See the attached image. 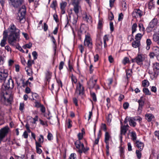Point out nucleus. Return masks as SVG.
I'll return each instance as SVG.
<instances>
[{"label":"nucleus","mask_w":159,"mask_h":159,"mask_svg":"<svg viewBox=\"0 0 159 159\" xmlns=\"http://www.w3.org/2000/svg\"><path fill=\"white\" fill-rule=\"evenodd\" d=\"M20 30L17 28L13 24H11L8 28L9 35L7 37L8 43L14 46L17 41L20 39Z\"/></svg>","instance_id":"1"},{"label":"nucleus","mask_w":159,"mask_h":159,"mask_svg":"<svg viewBox=\"0 0 159 159\" xmlns=\"http://www.w3.org/2000/svg\"><path fill=\"white\" fill-rule=\"evenodd\" d=\"M26 8L25 5H22L19 10L16 16V19L20 23H23L25 21Z\"/></svg>","instance_id":"2"},{"label":"nucleus","mask_w":159,"mask_h":159,"mask_svg":"<svg viewBox=\"0 0 159 159\" xmlns=\"http://www.w3.org/2000/svg\"><path fill=\"white\" fill-rule=\"evenodd\" d=\"M153 73L148 71V73L151 74V77L152 79H155L159 74V63L157 62L153 63Z\"/></svg>","instance_id":"3"},{"label":"nucleus","mask_w":159,"mask_h":159,"mask_svg":"<svg viewBox=\"0 0 159 159\" xmlns=\"http://www.w3.org/2000/svg\"><path fill=\"white\" fill-rule=\"evenodd\" d=\"M8 74L7 70H2L0 69V85L4 84L3 82L8 77Z\"/></svg>","instance_id":"4"},{"label":"nucleus","mask_w":159,"mask_h":159,"mask_svg":"<svg viewBox=\"0 0 159 159\" xmlns=\"http://www.w3.org/2000/svg\"><path fill=\"white\" fill-rule=\"evenodd\" d=\"M9 130V128L7 126H5L0 129V144L1 141L6 136Z\"/></svg>","instance_id":"5"},{"label":"nucleus","mask_w":159,"mask_h":159,"mask_svg":"<svg viewBox=\"0 0 159 159\" xmlns=\"http://www.w3.org/2000/svg\"><path fill=\"white\" fill-rule=\"evenodd\" d=\"M144 56L143 54H138L134 58L132 59L131 61L132 62H136L139 65H143V61L144 60Z\"/></svg>","instance_id":"6"},{"label":"nucleus","mask_w":159,"mask_h":159,"mask_svg":"<svg viewBox=\"0 0 159 159\" xmlns=\"http://www.w3.org/2000/svg\"><path fill=\"white\" fill-rule=\"evenodd\" d=\"M11 5L15 8H18L24 2V0H9Z\"/></svg>","instance_id":"7"},{"label":"nucleus","mask_w":159,"mask_h":159,"mask_svg":"<svg viewBox=\"0 0 159 159\" xmlns=\"http://www.w3.org/2000/svg\"><path fill=\"white\" fill-rule=\"evenodd\" d=\"M75 93H78L79 95H82L84 94V88L82 84L80 82H79L77 84Z\"/></svg>","instance_id":"8"},{"label":"nucleus","mask_w":159,"mask_h":159,"mask_svg":"<svg viewBox=\"0 0 159 159\" xmlns=\"http://www.w3.org/2000/svg\"><path fill=\"white\" fill-rule=\"evenodd\" d=\"M84 45L85 46L91 48H92V42L89 35H85L84 41Z\"/></svg>","instance_id":"9"},{"label":"nucleus","mask_w":159,"mask_h":159,"mask_svg":"<svg viewBox=\"0 0 159 159\" xmlns=\"http://www.w3.org/2000/svg\"><path fill=\"white\" fill-rule=\"evenodd\" d=\"M158 20L157 19H153L150 23L147 28L146 30L148 32H150L152 29L157 25Z\"/></svg>","instance_id":"10"},{"label":"nucleus","mask_w":159,"mask_h":159,"mask_svg":"<svg viewBox=\"0 0 159 159\" xmlns=\"http://www.w3.org/2000/svg\"><path fill=\"white\" fill-rule=\"evenodd\" d=\"M143 12L139 9H134L132 13V15L134 17L137 18L141 17L143 15Z\"/></svg>","instance_id":"11"},{"label":"nucleus","mask_w":159,"mask_h":159,"mask_svg":"<svg viewBox=\"0 0 159 159\" xmlns=\"http://www.w3.org/2000/svg\"><path fill=\"white\" fill-rule=\"evenodd\" d=\"M4 86L6 90L12 89L14 87V81L11 78H9Z\"/></svg>","instance_id":"12"},{"label":"nucleus","mask_w":159,"mask_h":159,"mask_svg":"<svg viewBox=\"0 0 159 159\" xmlns=\"http://www.w3.org/2000/svg\"><path fill=\"white\" fill-rule=\"evenodd\" d=\"M75 147L78 149V152L80 153L83 152L84 145L83 143H81L80 140H77L75 143Z\"/></svg>","instance_id":"13"},{"label":"nucleus","mask_w":159,"mask_h":159,"mask_svg":"<svg viewBox=\"0 0 159 159\" xmlns=\"http://www.w3.org/2000/svg\"><path fill=\"white\" fill-rule=\"evenodd\" d=\"M7 32L6 30H5L3 32V37L2 39L1 40L0 45L1 47H4L6 44V41L7 37Z\"/></svg>","instance_id":"14"},{"label":"nucleus","mask_w":159,"mask_h":159,"mask_svg":"<svg viewBox=\"0 0 159 159\" xmlns=\"http://www.w3.org/2000/svg\"><path fill=\"white\" fill-rule=\"evenodd\" d=\"M97 81V78L95 75H93L91 77L89 82L90 87L92 88H93L96 85Z\"/></svg>","instance_id":"15"},{"label":"nucleus","mask_w":159,"mask_h":159,"mask_svg":"<svg viewBox=\"0 0 159 159\" xmlns=\"http://www.w3.org/2000/svg\"><path fill=\"white\" fill-rule=\"evenodd\" d=\"M83 20L88 23H91L92 22V18L91 16L88 13L84 12L83 15Z\"/></svg>","instance_id":"16"},{"label":"nucleus","mask_w":159,"mask_h":159,"mask_svg":"<svg viewBox=\"0 0 159 159\" xmlns=\"http://www.w3.org/2000/svg\"><path fill=\"white\" fill-rule=\"evenodd\" d=\"M3 98L4 100L8 103L10 102L13 99L12 96L11 94H8L7 91L4 93Z\"/></svg>","instance_id":"17"},{"label":"nucleus","mask_w":159,"mask_h":159,"mask_svg":"<svg viewBox=\"0 0 159 159\" xmlns=\"http://www.w3.org/2000/svg\"><path fill=\"white\" fill-rule=\"evenodd\" d=\"M129 125L127 124L125 125H121L120 127V134L124 135L128 129Z\"/></svg>","instance_id":"18"},{"label":"nucleus","mask_w":159,"mask_h":159,"mask_svg":"<svg viewBox=\"0 0 159 159\" xmlns=\"http://www.w3.org/2000/svg\"><path fill=\"white\" fill-rule=\"evenodd\" d=\"M111 138V136L109 133L106 132L105 134L104 142L107 145V147L108 148V145H109V140Z\"/></svg>","instance_id":"19"},{"label":"nucleus","mask_w":159,"mask_h":159,"mask_svg":"<svg viewBox=\"0 0 159 159\" xmlns=\"http://www.w3.org/2000/svg\"><path fill=\"white\" fill-rule=\"evenodd\" d=\"M134 143L136 144V146L139 149L140 151H142L144 147L143 143L139 140L136 141Z\"/></svg>","instance_id":"20"},{"label":"nucleus","mask_w":159,"mask_h":159,"mask_svg":"<svg viewBox=\"0 0 159 159\" xmlns=\"http://www.w3.org/2000/svg\"><path fill=\"white\" fill-rule=\"evenodd\" d=\"M153 39L159 45V31L154 33L153 35Z\"/></svg>","instance_id":"21"},{"label":"nucleus","mask_w":159,"mask_h":159,"mask_svg":"<svg viewBox=\"0 0 159 159\" xmlns=\"http://www.w3.org/2000/svg\"><path fill=\"white\" fill-rule=\"evenodd\" d=\"M73 11L75 13L78 15V13L80 11H81V7L80 5H73Z\"/></svg>","instance_id":"22"},{"label":"nucleus","mask_w":159,"mask_h":159,"mask_svg":"<svg viewBox=\"0 0 159 159\" xmlns=\"http://www.w3.org/2000/svg\"><path fill=\"white\" fill-rule=\"evenodd\" d=\"M67 5V3L66 2H62L60 3V8L61 10V13L63 14L65 13V8Z\"/></svg>","instance_id":"23"},{"label":"nucleus","mask_w":159,"mask_h":159,"mask_svg":"<svg viewBox=\"0 0 159 159\" xmlns=\"http://www.w3.org/2000/svg\"><path fill=\"white\" fill-rule=\"evenodd\" d=\"M153 51L155 54L157 60L159 61V48L158 47H154L153 48Z\"/></svg>","instance_id":"24"},{"label":"nucleus","mask_w":159,"mask_h":159,"mask_svg":"<svg viewBox=\"0 0 159 159\" xmlns=\"http://www.w3.org/2000/svg\"><path fill=\"white\" fill-rule=\"evenodd\" d=\"M128 121L129 122V125L130 126L134 127L136 125V123L135 122L134 118L129 117L128 118Z\"/></svg>","instance_id":"25"},{"label":"nucleus","mask_w":159,"mask_h":159,"mask_svg":"<svg viewBox=\"0 0 159 159\" xmlns=\"http://www.w3.org/2000/svg\"><path fill=\"white\" fill-rule=\"evenodd\" d=\"M52 73L47 70L45 73V79L47 81L49 82L52 76Z\"/></svg>","instance_id":"26"},{"label":"nucleus","mask_w":159,"mask_h":159,"mask_svg":"<svg viewBox=\"0 0 159 159\" xmlns=\"http://www.w3.org/2000/svg\"><path fill=\"white\" fill-rule=\"evenodd\" d=\"M132 45L134 48H139L140 45V41H134L132 42Z\"/></svg>","instance_id":"27"},{"label":"nucleus","mask_w":159,"mask_h":159,"mask_svg":"<svg viewBox=\"0 0 159 159\" xmlns=\"http://www.w3.org/2000/svg\"><path fill=\"white\" fill-rule=\"evenodd\" d=\"M154 118L153 116L151 114H147L145 115V118L148 121H151Z\"/></svg>","instance_id":"28"},{"label":"nucleus","mask_w":159,"mask_h":159,"mask_svg":"<svg viewBox=\"0 0 159 159\" xmlns=\"http://www.w3.org/2000/svg\"><path fill=\"white\" fill-rule=\"evenodd\" d=\"M144 34L140 33H138L137 34L135 37V39L136 41H140V40L141 39L142 36Z\"/></svg>","instance_id":"29"},{"label":"nucleus","mask_w":159,"mask_h":159,"mask_svg":"<svg viewBox=\"0 0 159 159\" xmlns=\"http://www.w3.org/2000/svg\"><path fill=\"white\" fill-rule=\"evenodd\" d=\"M108 36L107 35H105L103 37V40L104 44V47L106 48L107 47L106 42L108 41Z\"/></svg>","instance_id":"30"},{"label":"nucleus","mask_w":159,"mask_h":159,"mask_svg":"<svg viewBox=\"0 0 159 159\" xmlns=\"http://www.w3.org/2000/svg\"><path fill=\"white\" fill-rule=\"evenodd\" d=\"M131 139L135 142L136 141H137L136 139L137 138V136L135 132H132L131 133Z\"/></svg>","instance_id":"31"},{"label":"nucleus","mask_w":159,"mask_h":159,"mask_svg":"<svg viewBox=\"0 0 159 159\" xmlns=\"http://www.w3.org/2000/svg\"><path fill=\"white\" fill-rule=\"evenodd\" d=\"M138 26L139 28V30L140 31L143 33L144 34L145 32V28L143 24L141 23H139L138 24Z\"/></svg>","instance_id":"32"},{"label":"nucleus","mask_w":159,"mask_h":159,"mask_svg":"<svg viewBox=\"0 0 159 159\" xmlns=\"http://www.w3.org/2000/svg\"><path fill=\"white\" fill-rule=\"evenodd\" d=\"M147 46L146 49L148 50L150 48V45L152 44V41L150 39H147L146 40Z\"/></svg>","instance_id":"33"},{"label":"nucleus","mask_w":159,"mask_h":159,"mask_svg":"<svg viewBox=\"0 0 159 159\" xmlns=\"http://www.w3.org/2000/svg\"><path fill=\"white\" fill-rule=\"evenodd\" d=\"M71 78L73 85H74L73 83L75 84H77V80L75 76L72 74L71 76Z\"/></svg>","instance_id":"34"},{"label":"nucleus","mask_w":159,"mask_h":159,"mask_svg":"<svg viewBox=\"0 0 159 159\" xmlns=\"http://www.w3.org/2000/svg\"><path fill=\"white\" fill-rule=\"evenodd\" d=\"M137 25L136 23L134 24L132 26V34H133L137 31Z\"/></svg>","instance_id":"35"},{"label":"nucleus","mask_w":159,"mask_h":159,"mask_svg":"<svg viewBox=\"0 0 159 159\" xmlns=\"http://www.w3.org/2000/svg\"><path fill=\"white\" fill-rule=\"evenodd\" d=\"M84 25L81 26L80 29L78 31V33L79 35H81V34L86 32V31L84 30Z\"/></svg>","instance_id":"36"},{"label":"nucleus","mask_w":159,"mask_h":159,"mask_svg":"<svg viewBox=\"0 0 159 159\" xmlns=\"http://www.w3.org/2000/svg\"><path fill=\"white\" fill-rule=\"evenodd\" d=\"M77 17L74 18L72 19L71 21V23L73 25V26L74 28L76 27V24L77 22Z\"/></svg>","instance_id":"37"},{"label":"nucleus","mask_w":159,"mask_h":159,"mask_svg":"<svg viewBox=\"0 0 159 159\" xmlns=\"http://www.w3.org/2000/svg\"><path fill=\"white\" fill-rule=\"evenodd\" d=\"M72 122L71 120L68 119L66 121V125L68 128H70L72 126Z\"/></svg>","instance_id":"38"},{"label":"nucleus","mask_w":159,"mask_h":159,"mask_svg":"<svg viewBox=\"0 0 159 159\" xmlns=\"http://www.w3.org/2000/svg\"><path fill=\"white\" fill-rule=\"evenodd\" d=\"M90 94L94 102L97 101V98L95 93L94 92H91Z\"/></svg>","instance_id":"39"},{"label":"nucleus","mask_w":159,"mask_h":159,"mask_svg":"<svg viewBox=\"0 0 159 159\" xmlns=\"http://www.w3.org/2000/svg\"><path fill=\"white\" fill-rule=\"evenodd\" d=\"M138 102L139 103V107L138 110H141L142 107L143 105V102L140 100H139Z\"/></svg>","instance_id":"40"},{"label":"nucleus","mask_w":159,"mask_h":159,"mask_svg":"<svg viewBox=\"0 0 159 159\" xmlns=\"http://www.w3.org/2000/svg\"><path fill=\"white\" fill-rule=\"evenodd\" d=\"M81 0H73L72 5H80V2Z\"/></svg>","instance_id":"41"},{"label":"nucleus","mask_w":159,"mask_h":159,"mask_svg":"<svg viewBox=\"0 0 159 159\" xmlns=\"http://www.w3.org/2000/svg\"><path fill=\"white\" fill-rule=\"evenodd\" d=\"M141 151L139 150H136V154L137 158L138 159H140L141 157L142 154Z\"/></svg>","instance_id":"42"},{"label":"nucleus","mask_w":159,"mask_h":159,"mask_svg":"<svg viewBox=\"0 0 159 159\" xmlns=\"http://www.w3.org/2000/svg\"><path fill=\"white\" fill-rule=\"evenodd\" d=\"M32 44L31 43H29L28 44H26L25 45L23 46V48L24 49L26 48H30L32 47Z\"/></svg>","instance_id":"43"},{"label":"nucleus","mask_w":159,"mask_h":159,"mask_svg":"<svg viewBox=\"0 0 159 159\" xmlns=\"http://www.w3.org/2000/svg\"><path fill=\"white\" fill-rule=\"evenodd\" d=\"M142 85L144 87H148L149 85V83L148 81L145 80L143 81Z\"/></svg>","instance_id":"44"},{"label":"nucleus","mask_w":159,"mask_h":159,"mask_svg":"<svg viewBox=\"0 0 159 159\" xmlns=\"http://www.w3.org/2000/svg\"><path fill=\"white\" fill-rule=\"evenodd\" d=\"M143 91L146 95H149L151 94V92L149 91L148 88H143Z\"/></svg>","instance_id":"45"},{"label":"nucleus","mask_w":159,"mask_h":159,"mask_svg":"<svg viewBox=\"0 0 159 159\" xmlns=\"http://www.w3.org/2000/svg\"><path fill=\"white\" fill-rule=\"evenodd\" d=\"M32 99L35 100L36 99L39 98V96L38 94L36 93H33L32 95Z\"/></svg>","instance_id":"46"},{"label":"nucleus","mask_w":159,"mask_h":159,"mask_svg":"<svg viewBox=\"0 0 159 159\" xmlns=\"http://www.w3.org/2000/svg\"><path fill=\"white\" fill-rule=\"evenodd\" d=\"M25 104L23 103H20L19 106V110L21 111H22L24 110Z\"/></svg>","instance_id":"47"},{"label":"nucleus","mask_w":159,"mask_h":159,"mask_svg":"<svg viewBox=\"0 0 159 159\" xmlns=\"http://www.w3.org/2000/svg\"><path fill=\"white\" fill-rule=\"evenodd\" d=\"M126 74L127 78H128L129 77H130L132 73V71L129 70H126Z\"/></svg>","instance_id":"48"},{"label":"nucleus","mask_w":159,"mask_h":159,"mask_svg":"<svg viewBox=\"0 0 159 159\" xmlns=\"http://www.w3.org/2000/svg\"><path fill=\"white\" fill-rule=\"evenodd\" d=\"M76 155L75 153H71L68 159H76Z\"/></svg>","instance_id":"49"},{"label":"nucleus","mask_w":159,"mask_h":159,"mask_svg":"<svg viewBox=\"0 0 159 159\" xmlns=\"http://www.w3.org/2000/svg\"><path fill=\"white\" fill-rule=\"evenodd\" d=\"M44 141L43 136L42 135H40L39 137L38 142L40 143H43Z\"/></svg>","instance_id":"50"},{"label":"nucleus","mask_w":159,"mask_h":159,"mask_svg":"<svg viewBox=\"0 0 159 159\" xmlns=\"http://www.w3.org/2000/svg\"><path fill=\"white\" fill-rule=\"evenodd\" d=\"M129 61V58L127 57H125L122 61V63L124 64L125 65L128 63Z\"/></svg>","instance_id":"51"},{"label":"nucleus","mask_w":159,"mask_h":159,"mask_svg":"<svg viewBox=\"0 0 159 159\" xmlns=\"http://www.w3.org/2000/svg\"><path fill=\"white\" fill-rule=\"evenodd\" d=\"M35 107L37 108H40L43 105L40 103L38 101H36L35 102Z\"/></svg>","instance_id":"52"},{"label":"nucleus","mask_w":159,"mask_h":159,"mask_svg":"<svg viewBox=\"0 0 159 159\" xmlns=\"http://www.w3.org/2000/svg\"><path fill=\"white\" fill-rule=\"evenodd\" d=\"M53 17L54 19L56 22H59L58 16L56 13H55L53 14Z\"/></svg>","instance_id":"53"},{"label":"nucleus","mask_w":159,"mask_h":159,"mask_svg":"<svg viewBox=\"0 0 159 159\" xmlns=\"http://www.w3.org/2000/svg\"><path fill=\"white\" fill-rule=\"evenodd\" d=\"M113 82V80L112 78H109L107 80V83L109 87Z\"/></svg>","instance_id":"54"},{"label":"nucleus","mask_w":159,"mask_h":159,"mask_svg":"<svg viewBox=\"0 0 159 159\" xmlns=\"http://www.w3.org/2000/svg\"><path fill=\"white\" fill-rule=\"evenodd\" d=\"M112 117L111 114H109L108 116L107 117V120L108 122H110L111 121Z\"/></svg>","instance_id":"55"},{"label":"nucleus","mask_w":159,"mask_h":159,"mask_svg":"<svg viewBox=\"0 0 159 159\" xmlns=\"http://www.w3.org/2000/svg\"><path fill=\"white\" fill-rule=\"evenodd\" d=\"M106 101L107 102V106L108 108L111 106L110 99L109 98H107L106 99Z\"/></svg>","instance_id":"56"},{"label":"nucleus","mask_w":159,"mask_h":159,"mask_svg":"<svg viewBox=\"0 0 159 159\" xmlns=\"http://www.w3.org/2000/svg\"><path fill=\"white\" fill-rule=\"evenodd\" d=\"M123 15L122 13L119 14L118 16V20L119 21H121L123 18Z\"/></svg>","instance_id":"57"},{"label":"nucleus","mask_w":159,"mask_h":159,"mask_svg":"<svg viewBox=\"0 0 159 159\" xmlns=\"http://www.w3.org/2000/svg\"><path fill=\"white\" fill-rule=\"evenodd\" d=\"M32 54L34 60H35L37 58L38 54L36 51L33 52Z\"/></svg>","instance_id":"58"},{"label":"nucleus","mask_w":159,"mask_h":159,"mask_svg":"<svg viewBox=\"0 0 159 159\" xmlns=\"http://www.w3.org/2000/svg\"><path fill=\"white\" fill-rule=\"evenodd\" d=\"M64 62L61 61L59 64V69L60 70H61L63 69V66L64 65Z\"/></svg>","instance_id":"59"},{"label":"nucleus","mask_w":159,"mask_h":159,"mask_svg":"<svg viewBox=\"0 0 159 159\" xmlns=\"http://www.w3.org/2000/svg\"><path fill=\"white\" fill-rule=\"evenodd\" d=\"M122 7L124 11H125L127 9L126 4V2H123L122 3Z\"/></svg>","instance_id":"60"},{"label":"nucleus","mask_w":159,"mask_h":159,"mask_svg":"<svg viewBox=\"0 0 159 159\" xmlns=\"http://www.w3.org/2000/svg\"><path fill=\"white\" fill-rule=\"evenodd\" d=\"M53 138V136L52 134L50 133L49 132L47 136L48 139L50 140H51Z\"/></svg>","instance_id":"61"},{"label":"nucleus","mask_w":159,"mask_h":159,"mask_svg":"<svg viewBox=\"0 0 159 159\" xmlns=\"http://www.w3.org/2000/svg\"><path fill=\"white\" fill-rule=\"evenodd\" d=\"M102 26V22L101 20H99L98 23V28L101 29Z\"/></svg>","instance_id":"62"},{"label":"nucleus","mask_w":159,"mask_h":159,"mask_svg":"<svg viewBox=\"0 0 159 159\" xmlns=\"http://www.w3.org/2000/svg\"><path fill=\"white\" fill-rule=\"evenodd\" d=\"M57 5V2L55 1H53L52 3L50 5L51 7L52 8H55Z\"/></svg>","instance_id":"63"},{"label":"nucleus","mask_w":159,"mask_h":159,"mask_svg":"<svg viewBox=\"0 0 159 159\" xmlns=\"http://www.w3.org/2000/svg\"><path fill=\"white\" fill-rule=\"evenodd\" d=\"M78 48L80 51V52L82 53L84 51V48L83 46L82 45H80L79 46Z\"/></svg>","instance_id":"64"}]
</instances>
